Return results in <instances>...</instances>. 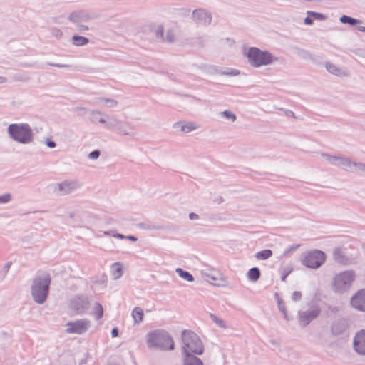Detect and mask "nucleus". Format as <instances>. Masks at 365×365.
Instances as JSON below:
<instances>
[{
    "instance_id": "1",
    "label": "nucleus",
    "mask_w": 365,
    "mask_h": 365,
    "mask_svg": "<svg viewBox=\"0 0 365 365\" xmlns=\"http://www.w3.org/2000/svg\"><path fill=\"white\" fill-rule=\"evenodd\" d=\"M147 343L150 348L173 350L175 347L173 339L164 331H154L148 334Z\"/></svg>"
},
{
    "instance_id": "2",
    "label": "nucleus",
    "mask_w": 365,
    "mask_h": 365,
    "mask_svg": "<svg viewBox=\"0 0 365 365\" xmlns=\"http://www.w3.org/2000/svg\"><path fill=\"white\" fill-rule=\"evenodd\" d=\"M182 338L184 344L182 346L184 354H190V352L199 355L202 354V343L195 333L189 330L183 331Z\"/></svg>"
},
{
    "instance_id": "3",
    "label": "nucleus",
    "mask_w": 365,
    "mask_h": 365,
    "mask_svg": "<svg viewBox=\"0 0 365 365\" xmlns=\"http://www.w3.org/2000/svg\"><path fill=\"white\" fill-rule=\"evenodd\" d=\"M51 278L46 274L43 278H36L33 283L31 292L34 299L38 304H42L46 299L48 294Z\"/></svg>"
},
{
    "instance_id": "4",
    "label": "nucleus",
    "mask_w": 365,
    "mask_h": 365,
    "mask_svg": "<svg viewBox=\"0 0 365 365\" xmlns=\"http://www.w3.org/2000/svg\"><path fill=\"white\" fill-rule=\"evenodd\" d=\"M246 56L249 63L254 67H260L271 63L273 61L272 56L267 51H263L257 48H250Z\"/></svg>"
},
{
    "instance_id": "5",
    "label": "nucleus",
    "mask_w": 365,
    "mask_h": 365,
    "mask_svg": "<svg viewBox=\"0 0 365 365\" xmlns=\"http://www.w3.org/2000/svg\"><path fill=\"white\" fill-rule=\"evenodd\" d=\"M8 132L14 140L21 143H27L32 140V131L27 124H11Z\"/></svg>"
},
{
    "instance_id": "6",
    "label": "nucleus",
    "mask_w": 365,
    "mask_h": 365,
    "mask_svg": "<svg viewBox=\"0 0 365 365\" xmlns=\"http://www.w3.org/2000/svg\"><path fill=\"white\" fill-rule=\"evenodd\" d=\"M356 274L353 271H345L337 274L332 283L333 289L335 292H341L349 288L354 281Z\"/></svg>"
},
{
    "instance_id": "7",
    "label": "nucleus",
    "mask_w": 365,
    "mask_h": 365,
    "mask_svg": "<svg viewBox=\"0 0 365 365\" xmlns=\"http://www.w3.org/2000/svg\"><path fill=\"white\" fill-rule=\"evenodd\" d=\"M326 259L325 254L320 250H312L306 253L302 260L307 267L317 269L319 267Z\"/></svg>"
},
{
    "instance_id": "8",
    "label": "nucleus",
    "mask_w": 365,
    "mask_h": 365,
    "mask_svg": "<svg viewBox=\"0 0 365 365\" xmlns=\"http://www.w3.org/2000/svg\"><path fill=\"white\" fill-rule=\"evenodd\" d=\"M66 326L67 333L81 334L88 329L89 327V322L85 319L78 320L74 322H69L66 324Z\"/></svg>"
},
{
    "instance_id": "9",
    "label": "nucleus",
    "mask_w": 365,
    "mask_h": 365,
    "mask_svg": "<svg viewBox=\"0 0 365 365\" xmlns=\"http://www.w3.org/2000/svg\"><path fill=\"white\" fill-rule=\"evenodd\" d=\"M350 302L352 307L365 312V289L359 290L353 295Z\"/></svg>"
},
{
    "instance_id": "10",
    "label": "nucleus",
    "mask_w": 365,
    "mask_h": 365,
    "mask_svg": "<svg viewBox=\"0 0 365 365\" xmlns=\"http://www.w3.org/2000/svg\"><path fill=\"white\" fill-rule=\"evenodd\" d=\"M354 348L355 351L365 355V330L362 329L358 331L354 339Z\"/></svg>"
},
{
    "instance_id": "11",
    "label": "nucleus",
    "mask_w": 365,
    "mask_h": 365,
    "mask_svg": "<svg viewBox=\"0 0 365 365\" xmlns=\"http://www.w3.org/2000/svg\"><path fill=\"white\" fill-rule=\"evenodd\" d=\"M206 277L207 281L215 286H224L227 282L226 278L218 271H211L206 274Z\"/></svg>"
},
{
    "instance_id": "12",
    "label": "nucleus",
    "mask_w": 365,
    "mask_h": 365,
    "mask_svg": "<svg viewBox=\"0 0 365 365\" xmlns=\"http://www.w3.org/2000/svg\"><path fill=\"white\" fill-rule=\"evenodd\" d=\"M319 313L320 310L319 308H312L309 311L300 314V322L303 324H307L310 321L315 319Z\"/></svg>"
},
{
    "instance_id": "13",
    "label": "nucleus",
    "mask_w": 365,
    "mask_h": 365,
    "mask_svg": "<svg viewBox=\"0 0 365 365\" xmlns=\"http://www.w3.org/2000/svg\"><path fill=\"white\" fill-rule=\"evenodd\" d=\"M192 16L197 21H202L204 24H209L211 21V17L202 9L195 10Z\"/></svg>"
},
{
    "instance_id": "14",
    "label": "nucleus",
    "mask_w": 365,
    "mask_h": 365,
    "mask_svg": "<svg viewBox=\"0 0 365 365\" xmlns=\"http://www.w3.org/2000/svg\"><path fill=\"white\" fill-rule=\"evenodd\" d=\"M184 365H202V361L190 354H185Z\"/></svg>"
},
{
    "instance_id": "15",
    "label": "nucleus",
    "mask_w": 365,
    "mask_h": 365,
    "mask_svg": "<svg viewBox=\"0 0 365 365\" xmlns=\"http://www.w3.org/2000/svg\"><path fill=\"white\" fill-rule=\"evenodd\" d=\"M177 125L180 126L181 131L183 133H189L198 128L195 123L192 122L178 123Z\"/></svg>"
},
{
    "instance_id": "16",
    "label": "nucleus",
    "mask_w": 365,
    "mask_h": 365,
    "mask_svg": "<svg viewBox=\"0 0 365 365\" xmlns=\"http://www.w3.org/2000/svg\"><path fill=\"white\" fill-rule=\"evenodd\" d=\"M261 273L257 267L251 268L247 273V277L252 282H257L260 277Z\"/></svg>"
},
{
    "instance_id": "17",
    "label": "nucleus",
    "mask_w": 365,
    "mask_h": 365,
    "mask_svg": "<svg viewBox=\"0 0 365 365\" xmlns=\"http://www.w3.org/2000/svg\"><path fill=\"white\" fill-rule=\"evenodd\" d=\"M76 187V185L73 182H63L58 185V188L60 191H62L63 193L66 194L74 190Z\"/></svg>"
},
{
    "instance_id": "18",
    "label": "nucleus",
    "mask_w": 365,
    "mask_h": 365,
    "mask_svg": "<svg viewBox=\"0 0 365 365\" xmlns=\"http://www.w3.org/2000/svg\"><path fill=\"white\" fill-rule=\"evenodd\" d=\"M143 311L141 308L136 307L132 312V317L135 323H140L143 319Z\"/></svg>"
},
{
    "instance_id": "19",
    "label": "nucleus",
    "mask_w": 365,
    "mask_h": 365,
    "mask_svg": "<svg viewBox=\"0 0 365 365\" xmlns=\"http://www.w3.org/2000/svg\"><path fill=\"white\" fill-rule=\"evenodd\" d=\"M272 255V252L270 250H264L260 252H258L255 254V257L257 259L259 260H264L271 257Z\"/></svg>"
},
{
    "instance_id": "20",
    "label": "nucleus",
    "mask_w": 365,
    "mask_h": 365,
    "mask_svg": "<svg viewBox=\"0 0 365 365\" xmlns=\"http://www.w3.org/2000/svg\"><path fill=\"white\" fill-rule=\"evenodd\" d=\"M112 273L114 278L118 279L121 277L123 274V266L120 263H114L112 266Z\"/></svg>"
},
{
    "instance_id": "21",
    "label": "nucleus",
    "mask_w": 365,
    "mask_h": 365,
    "mask_svg": "<svg viewBox=\"0 0 365 365\" xmlns=\"http://www.w3.org/2000/svg\"><path fill=\"white\" fill-rule=\"evenodd\" d=\"M176 272L180 277L183 278L187 282H192L194 280V278L191 274H190L188 272L182 270L181 268H178L176 269Z\"/></svg>"
},
{
    "instance_id": "22",
    "label": "nucleus",
    "mask_w": 365,
    "mask_h": 365,
    "mask_svg": "<svg viewBox=\"0 0 365 365\" xmlns=\"http://www.w3.org/2000/svg\"><path fill=\"white\" fill-rule=\"evenodd\" d=\"M72 38L73 44L78 46L86 45L89 41L87 38L80 36H73Z\"/></svg>"
},
{
    "instance_id": "23",
    "label": "nucleus",
    "mask_w": 365,
    "mask_h": 365,
    "mask_svg": "<svg viewBox=\"0 0 365 365\" xmlns=\"http://www.w3.org/2000/svg\"><path fill=\"white\" fill-rule=\"evenodd\" d=\"M326 68L331 74H334L336 76H340V75L343 74L341 72L340 69L336 66H335L331 63H326Z\"/></svg>"
},
{
    "instance_id": "24",
    "label": "nucleus",
    "mask_w": 365,
    "mask_h": 365,
    "mask_svg": "<svg viewBox=\"0 0 365 365\" xmlns=\"http://www.w3.org/2000/svg\"><path fill=\"white\" fill-rule=\"evenodd\" d=\"M340 21L343 24H349L351 25H355V24L361 23V21L354 19L352 17L346 16V15H343L340 18Z\"/></svg>"
},
{
    "instance_id": "25",
    "label": "nucleus",
    "mask_w": 365,
    "mask_h": 365,
    "mask_svg": "<svg viewBox=\"0 0 365 365\" xmlns=\"http://www.w3.org/2000/svg\"><path fill=\"white\" fill-rule=\"evenodd\" d=\"M307 15L311 16L312 18L318 20H323L325 19V16L320 13L313 12V11H308Z\"/></svg>"
},
{
    "instance_id": "26",
    "label": "nucleus",
    "mask_w": 365,
    "mask_h": 365,
    "mask_svg": "<svg viewBox=\"0 0 365 365\" xmlns=\"http://www.w3.org/2000/svg\"><path fill=\"white\" fill-rule=\"evenodd\" d=\"M102 317H103V308L100 304H98L96 307V317L97 319H99Z\"/></svg>"
},
{
    "instance_id": "27",
    "label": "nucleus",
    "mask_w": 365,
    "mask_h": 365,
    "mask_svg": "<svg viewBox=\"0 0 365 365\" xmlns=\"http://www.w3.org/2000/svg\"><path fill=\"white\" fill-rule=\"evenodd\" d=\"M11 195L9 194H5L0 196V203H6L11 200Z\"/></svg>"
},
{
    "instance_id": "28",
    "label": "nucleus",
    "mask_w": 365,
    "mask_h": 365,
    "mask_svg": "<svg viewBox=\"0 0 365 365\" xmlns=\"http://www.w3.org/2000/svg\"><path fill=\"white\" fill-rule=\"evenodd\" d=\"M223 115L225 117H226L228 119H231L232 121H235L236 119V116L235 114L230 113L228 110H225L223 112Z\"/></svg>"
},
{
    "instance_id": "29",
    "label": "nucleus",
    "mask_w": 365,
    "mask_h": 365,
    "mask_svg": "<svg viewBox=\"0 0 365 365\" xmlns=\"http://www.w3.org/2000/svg\"><path fill=\"white\" fill-rule=\"evenodd\" d=\"M334 257H335V259L336 260H338L339 262H342L341 260V250L339 248V249H336L335 251H334Z\"/></svg>"
},
{
    "instance_id": "30",
    "label": "nucleus",
    "mask_w": 365,
    "mask_h": 365,
    "mask_svg": "<svg viewBox=\"0 0 365 365\" xmlns=\"http://www.w3.org/2000/svg\"><path fill=\"white\" fill-rule=\"evenodd\" d=\"M292 298L294 301H298L302 298V294L299 292H295L293 293Z\"/></svg>"
},
{
    "instance_id": "31",
    "label": "nucleus",
    "mask_w": 365,
    "mask_h": 365,
    "mask_svg": "<svg viewBox=\"0 0 365 365\" xmlns=\"http://www.w3.org/2000/svg\"><path fill=\"white\" fill-rule=\"evenodd\" d=\"M99 155H100V153L98 150H94L90 153L89 157L92 159H96V158H98Z\"/></svg>"
},
{
    "instance_id": "32",
    "label": "nucleus",
    "mask_w": 365,
    "mask_h": 365,
    "mask_svg": "<svg viewBox=\"0 0 365 365\" xmlns=\"http://www.w3.org/2000/svg\"><path fill=\"white\" fill-rule=\"evenodd\" d=\"M304 23L307 25H311L313 23V18L311 16L307 15L304 19Z\"/></svg>"
},
{
    "instance_id": "33",
    "label": "nucleus",
    "mask_w": 365,
    "mask_h": 365,
    "mask_svg": "<svg viewBox=\"0 0 365 365\" xmlns=\"http://www.w3.org/2000/svg\"><path fill=\"white\" fill-rule=\"evenodd\" d=\"M215 322L219 324V326L222 327H225V322L221 320V319H216L215 320Z\"/></svg>"
},
{
    "instance_id": "34",
    "label": "nucleus",
    "mask_w": 365,
    "mask_h": 365,
    "mask_svg": "<svg viewBox=\"0 0 365 365\" xmlns=\"http://www.w3.org/2000/svg\"><path fill=\"white\" fill-rule=\"evenodd\" d=\"M111 334L113 337H116L118 335V331L116 328L113 329L111 331Z\"/></svg>"
},
{
    "instance_id": "35",
    "label": "nucleus",
    "mask_w": 365,
    "mask_h": 365,
    "mask_svg": "<svg viewBox=\"0 0 365 365\" xmlns=\"http://www.w3.org/2000/svg\"><path fill=\"white\" fill-rule=\"evenodd\" d=\"M46 145L49 147V148H54L55 147V143L53 141H51V140H47L46 142Z\"/></svg>"
},
{
    "instance_id": "36",
    "label": "nucleus",
    "mask_w": 365,
    "mask_h": 365,
    "mask_svg": "<svg viewBox=\"0 0 365 365\" xmlns=\"http://www.w3.org/2000/svg\"><path fill=\"white\" fill-rule=\"evenodd\" d=\"M157 33L160 37H163V31L162 28H159L157 31Z\"/></svg>"
},
{
    "instance_id": "37",
    "label": "nucleus",
    "mask_w": 365,
    "mask_h": 365,
    "mask_svg": "<svg viewBox=\"0 0 365 365\" xmlns=\"http://www.w3.org/2000/svg\"><path fill=\"white\" fill-rule=\"evenodd\" d=\"M290 272H291V270H290V271H289L286 274H284V275L282 277V281H285V280H286V278H287V275H288Z\"/></svg>"
},
{
    "instance_id": "38",
    "label": "nucleus",
    "mask_w": 365,
    "mask_h": 365,
    "mask_svg": "<svg viewBox=\"0 0 365 365\" xmlns=\"http://www.w3.org/2000/svg\"><path fill=\"white\" fill-rule=\"evenodd\" d=\"M231 75H238L239 74V71H233L230 73Z\"/></svg>"
},
{
    "instance_id": "39",
    "label": "nucleus",
    "mask_w": 365,
    "mask_h": 365,
    "mask_svg": "<svg viewBox=\"0 0 365 365\" xmlns=\"http://www.w3.org/2000/svg\"><path fill=\"white\" fill-rule=\"evenodd\" d=\"M195 217H197V215L195 214H194V213L190 214V217L191 219H194Z\"/></svg>"
},
{
    "instance_id": "40",
    "label": "nucleus",
    "mask_w": 365,
    "mask_h": 365,
    "mask_svg": "<svg viewBox=\"0 0 365 365\" xmlns=\"http://www.w3.org/2000/svg\"><path fill=\"white\" fill-rule=\"evenodd\" d=\"M359 30L361 31L365 32V27L364 26L359 27Z\"/></svg>"
},
{
    "instance_id": "41",
    "label": "nucleus",
    "mask_w": 365,
    "mask_h": 365,
    "mask_svg": "<svg viewBox=\"0 0 365 365\" xmlns=\"http://www.w3.org/2000/svg\"><path fill=\"white\" fill-rule=\"evenodd\" d=\"M88 26H83L81 29V30H88Z\"/></svg>"
},
{
    "instance_id": "42",
    "label": "nucleus",
    "mask_w": 365,
    "mask_h": 365,
    "mask_svg": "<svg viewBox=\"0 0 365 365\" xmlns=\"http://www.w3.org/2000/svg\"><path fill=\"white\" fill-rule=\"evenodd\" d=\"M128 238L131 240H135V238L134 237H129Z\"/></svg>"
},
{
    "instance_id": "43",
    "label": "nucleus",
    "mask_w": 365,
    "mask_h": 365,
    "mask_svg": "<svg viewBox=\"0 0 365 365\" xmlns=\"http://www.w3.org/2000/svg\"><path fill=\"white\" fill-rule=\"evenodd\" d=\"M3 81H4V79L3 78H1V77H0V83H1V82H3Z\"/></svg>"
}]
</instances>
